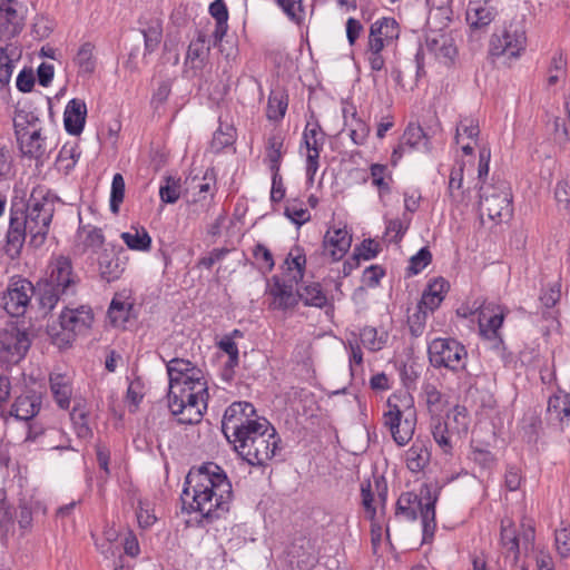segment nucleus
<instances>
[{
  "label": "nucleus",
  "instance_id": "obj_1",
  "mask_svg": "<svg viewBox=\"0 0 570 570\" xmlns=\"http://www.w3.org/2000/svg\"><path fill=\"white\" fill-rule=\"evenodd\" d=\"M183 510L200 515L199 525L210 524L228 513L233 489L225 471L214 462L188 473L180 495Z\"/></svg>",
  "mask_w": 570,
  "mask_h": 570
},
{
  "label": "nucleus",
  "instance_id": "obj_2",
  "mask_svg": "<svg viewBox=\"0 0 570 570\" xmlns=\"http://www.w3.org/2000/svg\"><path fill=\"white\" fill-rule=\"evenodd\" d=\"M55 213V203L47 196L32 193L27 205L12 203L10 207L9 228L3 250L11 259L20 257L27 235L30 244L38 248L47 239Z\"/></svg>",
  "mask_w": 570,
  "mask_h": 570
},
{
  "label": "nucleus",
  "instance_id": "obj_3",
  "mask_svg": "<svg viewBox=\"0 0 570 570\" xmlns=\"http://www.w3.org/2000/svg\"><path fill=\"white\" fill-rule=\"evenodd\" d=\"M79 281L69 257L53 258L48 265L47 276L37 283V296L41 308L46 312L52 311L59 301L75 296Z\"/></svg>",
  "mask_w": 570,
  "mask_h": 570
},
{
  "label": "nucleus",
  "instance_id": "obj_4",
  "mask_svg": "<svg viewBox=\"0 0 570 570\" xmlns=\"http://www.w3.org/2000/svg\"><path fill=\"white\" fill-rule=\"evenodd\" d=\"M281 439L267 419H259L255 424L228 441L238 455L253 466H265L271 461Z\"/></svg>",
  "mask_w": 570,
  "mask_h": 570
},
{
  "label": "nucleus",
  "instance_id": "obj_5",
  "mask_svg": "<svg viewBox=\"0 0 570 570\" xmlns=\"http://www.w3.org/2000/svg\"><path fill=\"white\" fill-rule=\"evenodd\" d=\"M94 322L90 306L81 305L76 308L66 306L60 313L59 322L48 326V335L52 344L59 348L71 346L79 334L87 332Z\"/></svg>",
  "mask_w": 570,
  "mask_h": 570
},
{
  "label": "nucleus",
  "instance_id": "obj_6",
  "mask_svg": "<svg viewBox=\"0 0 570 570\" xmlns=\"http://www.w3.org/2000/svg\"><path fill=\"white\" fill-rule=\"evenodd\" d=\"M387 411L383 414V422L389 428L394 442L403 446L414 434L416 412L412 406L410 396L391 395L386 401Z\"/></svg>",
  "mask_w": 570,
  "mask_h": 570
},
{
  "label": "nucleus",
  "instance_id": "obj_7",
  "mask_svg": "<svg viewBox=\"0 0 570 570\" xmlns=\"http://www.w3.org/2000/svg\"><path fill=\"white\" fill-rule=\"evenodd\" d=\"M428 357L434 368H445L459 373L466 367L468 351L452 337H436L428 343Z\"/></svg>",
  "mask_w": 570,
  "mask_h": 570
},
{
  "label": "nucleus",
  "instance_id": "obj_8",
  "mask_svg": "<svg viewBox=\"0 0 570 570\" xmlns=\"http://www.w3.org/2000/svg\"><path fill=\"white\" fill-rule=\"evenodd\" d=\"M480 212L491 220L510 218L513 213L512 194L505 181L480 187Z\"/></svg>",
  "mask_w": 570,
  "mask_h": 570
},
{
  "label": "nucleus",
  "instance_id": "obj_9",
  "mask_svg": "<svg viewBox=\"0 0 570 570\" xmlns=\"http://www.w3.org/2000/svg\"><path fill=\"white\" fill-rule=\"evenodd\" d=\"M527 36L525 29L521 22H511L500 32L491 36L489 43V53L492 57L508 56L517 58L525 49Z\"/></svg>",
  "mask_w": 570,
  "mask_h": 570
},
{
  "label": "nucleus",
  "instance_id": "obj_10",
  "mask_svg": "<svg viewBox=\"0 0 570 570\" xmlns=\"http://www.w3.org/2000/svg\"><path fill=\"white\" fill-rule=\"evenodd\" d=\"M37 295L35 286L27 278L14 276L10 278L6 291L0 296V305L13 317L24 315L33 295Z\"/></svg>",
  "mask_w": 570,
  "mask_h": 570
},
{
  "label": "nucleus",
  "instance_id": "obj_11",
  "mask_svg": "<svg viewBox=\"0 0 570 570\" xmlns=\"http://www.w3.org/2000/svg\"><path fill=\"white\" fill-rule=\"evenodd\" d=\"M264 419L256 414L254 405L246 401L232 403L224 413L222 421V431L227 441L242 434L255 424V421Z\"/></svg>",
  "mask_w": 570,
  "mask_h": 570
},
{
  "label": "nucleus",
  "instance_id": "obj_12",
  "mask_svg": "<svg viewBox=\"0 0 570 570\" xmlns=\"http://www.w3.org/2000/svg\"><path fill=\"white\" fill-rule=\"evenodd\" d=\"M30 340L26 332L12 327L0 331V358L8 364H18L30 347Z\"/></svg>",
  "mask_w": 570,
  "mask_h": 570
},
{
  "label": "nucleus",
  "instance_id": "obj_13",
  "mask_svg": "<svg viewBox=\"0 0 570 570\" xmlns=\"http://www.w3.org/2000/svg\"><path fill=\"white\" fill-rule=\"evenodd\" d=\"M127 259L126 252L121 246L108 244L97 258L101 279L107 283L119 279L126 269Z\"/></svg>",
  "mask_w": 570,
  "mask_h": 570
},
{
  "label": "nucleus",
  "instance_id": "obj_14",
  "mask_svg": "<svg viewBox=\"0 0 570 570\" xmlns=\"http://www.w3.org/2000/svg\"><path fill=\"white\" fill-rule=\"evenodd\" d=\"M498 16V10L487 2H470L465 12V20L470 29V39L480 41L488 33L490 24Z\"/></svg>",
  "mask_w": 570,
  "mask_h": 570
},
{
  "label": "nucleus",
  "instance_id": "obj_15",
  "mask_svg": "<svg viewBox=\"0 0 570 570\" xmlns=\"http://www.w3.org/2000/svg\"><path fill=\"white\" fill-rule=\"evenodd\" d=\"M303 142L307 150L306 154V177L311 184L320 167V154L324 146V134L321 130L318 122H307L303 132Z\"/></svg>",
  "mask_w": 570,
  "mask_h": 570
},
{
  "label": "nucleus",
  "instance_id": "obj_16",
  "mask_svg": "<svg viewBox=\"0 0 570 570\" xmlns=\"http://www.w3.org/2000/svg\"><path fill=\"white\" fill-rule=\"evenodd\" d=\"M507 308L501 305L489 303L484 305L479 314L480 333L488 340H499L502 343L500 328L507 315Z\"/></svg>",
  "mask_w": 570,
  "mask_h": 570
},
{
  "label": "nucleus",
  "instance_id": "obj_17",
  "mask_svg": "<svg viewBox=\"0 0 570 570\" xmlns=\"http://www.w3.org/2000/svg\"><path fill=\"white\" fill-rule=\"evenodd\" d=\"M16 0L0 2V37L10 40L18 36L24 26V17L16 8Z\"/></svg>",
  "mask_w": 570,
  "mask_h": 570
},
{
  "label": "nucleus",
  "instance_id": "obj_18",
  "mask_svg": "<svg viewBox=\"0 0 570 570\" xmlns=\"http://www.w3.org/2000/svg\"><path fill=\"white\" fill-rule=\"evenodd\" d=\"M352 245V236L345 227L330 228L323 239V255L328 256L333 262L341 261Z\"/></svg>",
  "mask_w": 570,
  "mask_h": 570
},
{
  "label": "nucleus",
  "instance_id": "obj_19",
  "mask_svg": "<svg viewBox=\"0 0 570 570\" xmlns=\"http://www.w3.org/2000/svg\"><path fill=\"white\" fill-rule=\"evenodd\" d=\"M267 294L272 297L269 304L272 309L285 312L294 308L298 303L297 291L294 292L293 285L282 281L278 276H273Z\"/></svg>",
  "mask_w": 570,
  "mask_h": 570
},
{
  "label": "nucleus",
  "instance_id": "obj_20",
  "mask_svg": "<svg viewBox=\"0 0 570 570\" xmlns=\"http://www.w3.org/2000/svg\"><path fill=\"white\" fill-rule=\"evenodd\" d=\"M287 553L292 560H296L299 570H311L318 561L314 542L303 535L293 540Z\"/></svg>",
  "mask_w": 570,
  "mask_h": 570
},
{
  "label": "nucleus",
  "instance_id": "obj_21",
  "mask_svg": "<svg viewBox=\"0 0 570 570\" xmlns=\"http://www.w3.org/2000/svg\"><path fill=\"white\" fill-rule=\"evenodd\" d=\"M14 134L22 156L38 159L45 154L40 130L30 131L28 127L14 124Z\"/></svg>",
  "mask_w": 570,
  "mask_h": 570
},
{
  "label": "nucleus",
  "instance_id": "obj_22",
  "mask_svg": "<svg viewBox=\"0 0 570 570\" xmlns=\"http://www.w3.org/2000/svg\"><path fill=\"white\" fill-rule=\"evenodd\" d=\"M342 112L344 119L343 130L348 131V136L355 145H363L370 134V127L358 117L356 107L353 104H345Z\"/></svg>",
  "mask_w": 570,
  "mask_h": 570
},
{
  "label": "nucleus",
  "instance_id": "obj_23",
  "mask_svg": "<svg viewBox=\"0 0 570 570\" xmlns=\"http://www.w3.org/2000/svg\"><path fill=\"white\" fill-rule=\"evenodd\" d=\"M399 37L400 26L397 21L394 18L383 17L371 24L367 43L374 45L377 41L384 48Z\"/></svg>",
  "mask_w": 570,
  "mask_h": 570
},
{
  "label": "nucleus",
  "instance_id": "obj_24",
  "mask_svg": "<svg viewBox=\"0 0 570 570\" xmlns=\"http://www.w3.org/2000/svg\"><path fill=\"white\" fill-rule=\"evenodd\" d=\"M87 117V105L82 99L73 98L68 101L63 112L65 129L69 135L82 132Z\"/></svg>",
  "mask_w": 570,
  "mask_h": 570
},
{
  "label": "nucleus",
  "instance_id": "obj_25",
  "mask_svg": "<svg viewBox=\"0 0 570 570\" xmlns=\"http://www.w3.org/2000/svg\"><path fill=\"white\" fill-rule=\"evenodd\" d=\"M50 391L61 410H68L72 397V377L67 373L52 372L49 375Z\"/></svg>",
  "mask_w": 570,
  "mask_h": 570
},
{
  "label": "nucleus",
  "instance_id": "obj_26",
  "mask_svg": "<svg viewBox=\"0 0 570 570\" xmlns=\"http://www.w3.org/2000/svg\"><path fill=\"white\" fill-rule=\"evenodd\" d=\"M42 397L35 391H28L16 399L11 406L10 414L16 419L29 422L40 411Z\"/></svg>",
  "mask_w": 570,
  "mask_h": 570
},
{
  "label": "nucleus",
  "instance_id": "obj_27",
  "mask_svg": "<svg viewBox=\"0 0 570 570\" xmlns=\"http://www.w3.org/2000/svg\"><path fill=\"white\" fill-rule=\"evenodd\" d=\"M449 288L450 283L445 278H434L424 289L422 297L417 303V308H425L431 313L434 312L443 302Z\"/></svg>",
  "mask_w": 570,
  "mask_h": 570
},
{
  "label": "nucleus",
  "instance_id": "obj_28",
  "mask_svg": "<svg viewBox=\"0 0 570 570\" xmlns=\"http://www.w3.org/2000/svg\"><path fill=\"white\" fill-rule=\"evenodd\" d=\"M421 494L424 495V501L419 510V514L422 519L423 527V541L425 542L429 538H433L436 528L435 523V503L438 501L436 494H432L428 485L421 489Z\"/></svg>",
  "mask_w": 570,
  "mask_h": 570
},
{
  "label": "nucleus",
  "instance_id": "obj_29",
  "mask_svg": "<svg viewBox=\"0 0 570 570\" xmlns=\"http://www.w3.org/2000/svg\"><path fill=\"white\" fill-rule=\"evenodd\" d=\"M298 302L302 301L305 306L317 308L330 307L333 309V304L323 291V287L317 282L303 283L297 286Z\"/></svg>",
  "mask_w": 570,
  "mask_h": 570
},
{
  "label": "nucleus",
  "instance_id": "obj_30",
  "mask_svg": "<svg viewBox=\"0 0 570 570\" xmlns=\"http://www.w3.org/2000/svg\"><path fill=\"white\" fill-rule=\"evenodd\" d=\"M431 452L425 441L415 440L405 453L406 468L412 473H420L430 464Z\"/></svg>",
  "mask_w": 570,
  "mask_h": 570
},
{
  "label": "nucleus",
  "instance_id": "obj_31",
  "mask_svg": "<svg viewBox=\"0 0 570 570\" xmlns=\"http://www.w3.org/2000/svg\"><path fill=\"white\" fill-rule=\"evenodd\" d=\"M284 136L282 132H273L268 136L265 145V163L268 164L272 174L279 171L284 154Z\"/></svg>",
  "mask_w": 570,
  "mask_h": 570
},
{
  "label": "nucleus",
  "instance_id": "obj_32",
  "mask_svg": "<svg viewBox=\"0 0 570 570\" xmlns=\"http://www.w3.org/2000/svg\"><path fill=\"white\" fill-rule=\"evenodd\" d=\"M208 387L205 391H197L191 389H179V390H169L168 392V405H170V401H177V403H181L185 406L193 407H203V410L207 409L208 401Z\"/></svg>",
  "mask_w": 570,
  "mask_h": 570
},
{
  "label": "nucleus",
  "instance_id": "obj_33",
  "mask_svg": "<svg viewBox=\"0 0 570 570\" xmlns=\"http://www.w3.org/2000/svg\"><path fill=\"white\" fill-rule=\"evenodd\" d=\"M424 501V495H420L413 492L402 493L396 502V515H402L406 520L414 521L419 517V510Z\"/></svg>",
  "mask_w": 570,
  "mask_h": 570
},
{
  "label": "nucleus",
  "instance_id": "obj_34",
  "mask_svg": "<svg viewBox=\"0 0 570 570\" xmlns=\"http://www.w3.org/2000/svg\"><path fill=\"white\" fill-rule=\"evenodd\" d=\"M124 243L131 250L148 252L151 248V237L144 227H131L120 235Z\"/></svg>",
  "mask_w": 570,
  "mask_h": 570
},
{
  "label": "nucleus",
  "instance_id": "obj_35",
  "mask_svg": "<svg viewBox=\"0 0 570 570\" xmlns=\"http://www.w3.org/2000/svg\"><path fill=\"white\" fill-rule=\"evenodd\" d=\"M193 365L194 363L189 360L178 357L167 362L166 368L169 377V390L184 389V386H181V380L189 374V368Z\"/></svg>",
  "mask_w": 570,
  "mask_h": 570
},
{
  "label": "nucleus",
  "instance_id": "obj_36",
  "mask_svg": "<svg viewBox=\"0 0 570 570\" xmlns=\"http://www.w3.org/2000/svg\"><path fill=\"white\" fill-rule=\"evenodd\" d=\"M546 117L547 131L552 136L553 141L558 146L564 147L570 141V131L566 119L550 114H546Z\"/></svg>",
  "mask_w": 570,
  "mask_h": 570
},
{
  "label": "nucleus",
  "instance_id": "obj_37",
  "mask_svg": "<svg viewBox=\"0 0 570 570\" xmlns=\"http://www.w3.org/2000/svg\"><path fill=\"white\" fill-rule=\"evenodd\" d=\"M77 237L82 245V252L87 249L96 250L105 243V236L101 228L91 225H80L77 230Z\"/></svg>",
  "mask_w": 570,
  "mask_h": 570
},
{
  "label": "nucleus",
  "instance_id": "obj_38",
  "mask_svg": "<svg viewBox=\"0 0 570 570\" xmlns=\"http://www.w3.org/2000/svg\"><path fill=\"white\" fill-rule=\"evenodd\" d=\"M430 49L435 53L436 58L442 60L444 65H452L458 55L453 39L441 36L440 39H433L429 43Z\"/></svg>",
  "mask_w": 570,
  "mask_h": 570
},
{
  "label": "nucleus",
  "instance_id": "obj_39",
  "mask_svg": "<svg viewBox=\"0 0 570 570\" xmlns=\"http://www.w3.org/2000/svg\"><path fill=\"white\" fill-rule=\"evenodd\" d=\"M173 415L177 416L179 424H197L202 421L204 412L203 407L185 406L177 401H170L168 405Z\"/></svg>",
  "mask_w": 570,
  "mask_h": 570
},
{
  "label": "nucleus",
  "instance_id": "obj_40",
  "mask_svg": "<svg viewBox=\"0 0 570 570\" xmlns=\"http://www.w3.org/2000/svg\"><path fill=\"white\" fill-rule=\"evenodd\" d=\"M389 334L385 331L379 333L373 326H364L360 331V341L371 352L381 351L387 343Z\"/></svg>",
  "mask_w": 570,
  "mask_h": 570
},
{
  "label": "nucleus",
  "instance_id": "obj_41",
  "mask_svg": "<svg viewBox=\"0 0 570 570\" xmlns=\"http://www.w3.org/2000/svg\"><path fill=\"white\" fill-rule=\"evenodd\" d=\"M433 440L444 454H452L453 433L449 430L448 423L436 419L432 423Z\"/></svg>",
  "mask_w": 570,
  "mask_h": 570
},
{
  "label": "nucleus",
  "instance_id": "obj_42",
  "mask_svg": "<svg viewBox=\"0 0 570 570\" xmlns=\"http://www.w3.org/2000/svg\"><path fill=\"white\" fill-rule=\"evenodd\" d=\"M569 396L552 395L548 400V413L552 419L559 421L562 430L569 426Z\"/></svg>",
  "mask_w": 570,
  "mask_h": 570
},
{
  "label": "nucleus",
  "instance_id": "obj_43",
  "mask_svg": "<svg viewBox=\"0 0 570 570\" xmlns=\"http://www.w3.org/2000/svg\"><path fill=\"white\" fill-rule=\"evenodd\" d=\"M370 173L372 184L377 187L379 196L383 199L385 195L391 193L392 174L387 170V166L382 164H372Z\"/></svg>",
  "mask_w": 570,
  "mask_h": 570
},
{
  "label": "nucleus",
  "instance_id": "obj_44",
  "mask_svg": "<svg viewBox=\"0 0 570 570\" xmlns=\"http://www.w3.org/2000/svg\"><path fill=\"white\" fill-rule=\"evenodd\" d=\"M94 45L85 42L78 49L75 62L79 69V73L91 75L96 69V58L94 56Z\"/></svg>",
  "mask_w": 570,
  "mask_h": 570
},
{
  "label": "nucleus",
  "instance_id": "obj_45",
  "mask_svg": "<svg viewBox=\"0 0 570 570\" xmlns=\"http://www.w3.org/2000/svg\"><path fill=\"white\" fill-rule=\"evenodd\" d=\"M130 309L131 304L122 302L117 296H115L108 308V317L110 323L116 327L124 326L129 318Z\"/></svg>",
  "mask_w": 570,
  "mask_h": 570
},
{
  "label": "nucleus",
  "instance_id": "obj_46",
  "mask_svg": "<svg viewBox=\"0 0 570 570\" xmlns=\"http://www.w3.org/2000/svg\"><path fill=\"white\" fill-rule=\"evenodd\" d=\"M463 168L464 164L460 163L458 167H453L450 174L449 180V195L453 203L461 204L465 203L464 191L462 189L463 184Z\"/></svg>",
  "mask_w": 570,
  "mask_h": 570
},
{
  "label": "nucleus",
  "instance_id": "obj_47",
  "mask_svg": "<svg viewBox=\"0 0 570 570\" xmlns=\"http://www.w3.org/2000/svg\"><path fill=\"white\" fill-rule=\"evenodd\" d=\"M411 216L406 213L402 218L390 219L386 222L385 234L390 237V242L400 243L411 225Z\"/></svg>",
  "mask_w": 570,
  "mask_h": 570
},
{
  "label": "nucleus",
  "instance_id": "obj_48",
  "mask_svg": "<svg viewBox=\"0 0 570 570\" xmlns=\"http://www.w3.org/2000/svg\"><path fill=\"white\" fill-rule=\"evenodd\" d=\"M501 542L509 552L514 554L519 552L520 538L517 533L514 523L510 519L501 521Z\"/></svg>",
  "mask_w": 570,
  "mask_h": 570
},
{
  "label": "nucleus",
  "instance_id": "obj_49",
  "mask_svg": "<svg viewBox=\"0 0 570 570\" xmlns=\"http://www.w3.org/2000/svg\"><path fill=\"white\" fill-rule=\"evenodd\" d=\"M284 215L296 226H302L311 219V214L304 204L298 199L288 200L285 208Z\"/></svg>",
  "mask_w": 570,
  "mask_h": 570
},
{
  "label": "nucleus",
  "instance_id": "obj_50",
  "mask_svg": "<svg viewBox=\"0 0 570 570\" xmlns=\"http://www.w3.org/2000/svg\"><path fill=\"white\" fill-rule=\"evenodd\" d=\"M208 52L209 47H206V37L205 35H199L196 40L190 42L186 61H190L191 63L198 61L199 63L196 67H203Z\"/></svg>",
  "mask_w": 570,
  "mask_h": 570
},
{
  "label": "nucleus",
  "instance_id": "obj_51",
  "mask_svg": "<svg viewBox=\"0 0 570 570\" xmlns=\"http://www.w3.org/2000/svg\"><path fill=\"white\" fill-rule=\"evenodd\" d=\"M70 419L73 423L77 436L88 439L92 435V431L88 424V413L79 406H73Z\"/></svg>",
  "mask_w": 570,
  "mask_h": 570
},
{
  "label": "nucleus",
  "instance_id": "obj_52",
  "mask_svg": "<svg viewBox=\"0 0 570 570\" xmlns=\"http://www.w3.org/2000/svg\"><path fill=\"white\" fill-rule=\"evenodd\" d=\"M567 76V61L561 53H556L548 69L547 85L554 86L559 80Z\"/></svg>",
  "mask_w": 570,
  "mask_h": 570
},
{
  "label": "nucleus",
  "instance_id": "obj_53",
  "mask_svg": "<svg viewBox=\"0 0 570 570\" xmlns=\"http://www.w3.org/2000/svg\"><path fill=\"white\" fill-rule=\"evenodd\" d=\"M402 142L411 148L419 149L421 144L426 145V136L421 126L410 124L401 138Z\"/></svg>",
  "mask_w": 570,
  "mask_h": 570
},
{
  "label": "nucleus",
  "instance_id": "obj_54",
  "mask_svg": "<svg viewBox=\"0 0 570 570\" xmlns=\"http://www.w3.org/2000/svg\"><path fill=\"white\" fill-rule=\"evenodd\" d=\"M180 181L171 176L165 178V183L160 185L159 196L163 203L175 204L180 197Z\"/></svg>",
  "mask_w": 570,
  "mask_h": 570
},
{
  "label": "nucleus",
  "instance_id": "obj_55",
  "mask_svg": "<svg viewBox=\"0 0 570 570\" xmlns=\"http://www.w3.org/2000/svg\"><path fill=\"white\" fill-rule=\"evenodd\" d=\"M235 141V130L232 126L227 125L225 129L223 126L214 132L210 147L215 153H219L224 148L233 145Z\"/></svg>",
  "mask_w": 570,
  "mask_h": 570
},
{
  "label": "nucleus",
  "instance_id": "obj_56",
  "mask_svg": "<svg viewBox=\"0 0 570 570\" xmlns=\"http://www.w3.org/2000/svg\"><path fill=\"white\" fill-rule=\"evenodd\" d=\"M125 179L121 174L117 173L112 177L110 190V210L114 214L119 212V206L125 197Z\"/></svg>",
  "mask_w": 570,
  "mask_h": 570
},
{
  "label": "nucleus",
  "instance_id": "obj_57",
  "mask_svg": "<svg viewBox=\"0 0 570 570\" xmlns=\"http://www.w3.org/2000/svg\"><path fill=\"white\" fill-rule=\"evenodd\" d=\"M181 386L191 390L196 389L197 391H205L208 385L204 371L195 364L190 366L189 374L184 376L181 380Z\"/></svg>",
  "mask_w": 570,
  "mask_h": 570
},
{
  "label": "nucleus",
  "instance_id": "obj_58",
  "mask_svg": "<svg viewBox=\"0 0 570 570\" xmlns=\"http://www.w3.org/2000/svg\"><path fill=\"white\" fill-rule=\"evenodd\" d=\"M141 32L145 41V51L148 53L154 52L160 43L163 37L161 23L156 21L148 26V28L144 29Z\"/></svg>",
  "mask_w": 570,
  "mask_h": 570
},
{
  "label": "nucleus",
  "instance_id": "obj_59",
  "mask_svg": "<svg viewBox=\"0 0 570 570\" xmlns=\"http://www.w3.org/2000/svg\"><path fill=\"white\" fill-rule=\"evenodd\" d=\"M422 392L430 412L439 411L442 409L443 395L438 390L435 384L431 382H424L422 386Z\"/></svg>",
  "mask_w": 570,
  "mask_h": 570
},
{
  "label": "nucleus",
  "instance_id": "obj_60",
  "mask_svg": "<svg viewBox=\"0 0 570 570\" xmlns=\"http://www.w3.org/2000/svg\"><path fill=\"white\" fill-rule=\"evenodd\" d=\"M429 312V309L416 307V311L407 317L409 330L413 337H419L423 334Z\"/></svg>",
  "mask_w": 570,
  "mask_h": 570
},
{
  "label": "nucleus",
  "instance_id": "obj_61",
  "mask_svg": "<svg viewBox=\"0 0 570 570\" xmlns=\"http://www.w3.org/2000/svg\"><path fill=\"white\" fill-rule=\"evenodd\" d=\"M462 134L465 135L469 139H476L480 135L479 121L469 117L462 118L456 125V144H460V137Z\"/></svg>",
  "mask_w": 570,
  "mask_h": 570
},
{
  "label": "nucleus",
  "instance_id": "obj_62",
  "mask_svg": "<svg viewBox=\"0 0 570 570\" xmlns=\"http://www.w3.org/2000/svg\"><path fill=\"white\" fill-rule=\"evenodd\" d=\"M470 459L478 464L482 470H492L497 464L494 454L482 448H472Z\"/></svg>",
  "mask_w": 570,
  "mask_h": 570
},
{
  "label": "nucleus",
  "instance_id": "obj_63",
  "mask_svg": "<svg viewBox=\"0 0 570 570\" xmlns=\"http://www.w3.org/2000/svg\"><path fill=\"white\" fill-rule=\"evenodd\" d=\"M287 98L284 96L272 95L268 99L267 117L272 120H281L287 110Z\"/></svg>",
  "mask_w": 570,
  "mask_h": 570
},
{
  "label": "nucleus",
  "instance_id": "obj_64",
  "mask_svg": "<svg viewBox=\"0 0 570 570\" xmlns=\"http://www.w3.org/2000/svg\"><path fill=\"white\" fill-rule=\"evenodd\" d=\"M283 9L286 16L294 22L301 23L304 19V9L302 0H275Z\"/></svg>",
  "mask_w": 570,
  "mask_h": 570
}]
</instances>
